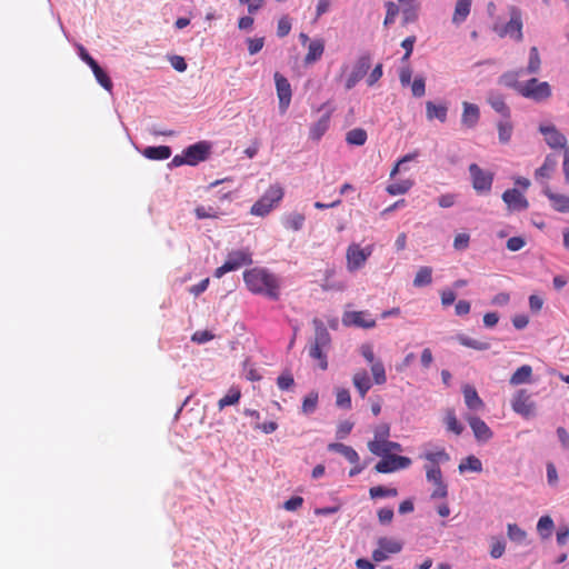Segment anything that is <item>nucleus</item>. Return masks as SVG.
<instances>
[{"label":"nucleus","instance_id":"29","mask_svg":"<svg viewBox=\"0 0 569 569\" xmlns=\"http://www.w3.org/2000/svg\"><path fill=\"white\" fill-rule=\"evenodd\" d=\"M532 376V368L529 365L519 367L510 377L511 386H519L522 383L530 382Z\"/></svg>","mask_w":569,"mask_h":569},{"label":"nucleus","instance_id":"41","mask_svg":"<svg viewBox=\"0 0 569 569\" xmlns=\"http://www.w3.org/2000/svg\"><path fill=\"white\" fill-rule=\"evenodd\" d=\"M305 223V216L299 212H292L286 216L283 224L287 229L299 231Z\"/></svg>","mask_w":569,"mask_h":569},{"label":"nucleus","instance_id":"57","mask_svg":"<svg viewBox=\"0 0 569 569\" xmlns=\"http://www.w3.org/2000/svg\"><path fill=\"white\" fill-rule=\"evenodd\" d=\"M360 353L369 365H372L378 360L375 356L373 347L370 343L361 345Z\"/></svg>","mask_w":569,"mask_h":569},{"label":"nucleus","instance_id":"52","mask_svg":"<svg viewBox=\"0 0 569 569\" xmlns=\"http://www.w3.org/2000/svg\"><path fill=\"white\" fill-rule=\"evenodd\" d=\"M411 92L416 98H420L426 93V81L422 77H417L411 83Z\"/></svg>","mask_w":569,"mask_h":569},{"label":"nucleus","instance_id":"24","mask_svg":"<svg viewBox=\"0 0 569 569\" xmlns=\"http://www.w3.org/2000/svg\"><path fill=\"white\" fill-rule=\"evenodd\" d=\"M328 450L342 455L350 463H358L360 461L358 452L352 447L341 442L329 443Z\"/></svg>","mask_w":569,"mask_h":569},{"label":"nucleus","instance_id":"12","mask_svg":"<svg viewBox=\"0 0 569 569\" xmlns=\"http://www.w3.org/2000/svg\"><path fill=\"white\" fill-rule=\"evenodd\" d=\"M274 82H276V89H277V96L279 99V107L281 111H286L290 104L291 101V86L286 77H283L281 73L276 72L274 73Z\"/></svg>","mask_w":569,"mask_h":569},{"label":"nucleus","instance_id":"55","mask_svg":"<svg viewBox=\"0 0 569 569\" xmlns=\"http://www.w3.org/2000/svg\"><path fill=\"white\" fill-rule=\"evenodd\" d=\"M290 30H291V21H290L289 17H287V16L281 17L278 21L277 34L280 38H283L287 34H289Z\"/></svg>","mask_w":569,"mask_h":569},{"label":"nucleus","instance_id":"44","mask_svg":"<svg viewBox=\"0 0 569 569\" xmlns=\"http://www.w3.org/2000/svg\"><path fill=\"white\" fill-rule=\"evenodd\" d=\"M458 341L468 348H472L476 350H488L490 348V343L486 341L476 340L472 338H469L467 336L460 335L458 336Z\"/></svg>","mask_w":569,"mask_h":569},{"label":"nucleus","instance_id":"43","mask_svg":"<svg viewBox=\"0 0 569 569\" xmlns=\"http://www.w3.org/2000/svg\"><path fill=\"white\" fill-rule=\"evenodd\" d=\"M96 80L99 82L101 87H103L107 91L112 90V81L107 74V72L99 66H94L92 69Z\"/></svg>","mask_w":569,"mask_h":569},{"label":"nucleus","instance_id":"6","mask_svg":"<svg viewBox=\"0 0 569 569\" xmlns=\"http://www.w3.org/2000/svg\"><path fill=\"white\" fill-rule=\"evenodd\" d=\"M468 170L475 191L477 193H489L493 183V172L481 169L477 163H471Z\"/></svg>","mask_w":569,"mask_h":569},{"label":"nucleus","instance_id":"38","mask_svg":"<svg viewBox=\"0 0 569 569\" xmlns=\"http://www.w3.org/2000/svg\"><path fill=\"white\" fill-rule=\"evenodd\" d=\"M555 528L553 520L549 516H542L537 523V531L542 539H548L551 537L552 530Z\"/></svg>","mask_w":569,"mask_h":569},{"label":"nucleus","instance_id":"46","mask_svg":"<svg viewBox=\"0 0 569 569\" xmlns=\"http://www.w3.org/2000/svg\"><path fill=\"white\" fill-rule=\"evenodd\" d=\"M369 495L372 499L383 498V497H396L398 491L396 488H386L382 486L371 487L369 489Z\"/></svg>","mask_w":569,"mask_h":569},{"label":"nucleus","instance_id":"39","mask_svg":"<svg viewBox=\"0 0 569 569\" xmlns=\"http://www.w3.org/2000/svg\"><path fill=\"white\" fill-rule=\"evenodd\" d=\"M241 398V391L239 388L229 389L228 393L218 401L219 410L224 409L228 406H233L239 402Z\"/></svg>","mask_w":569,"mask_h":569},{"label":"nucleus","instance_id":"60","mask_svg":"<svg viewBox=\"0 0 569 569\" xmlns=\"http://www.w3.org/2000/svg\"><path fill=\"white\" fill-rule=\"evenodd\" d=\"M506 246L510 251H519L526 246V240L522 237H511L507 240Z\"/></svg>","mask_w":569,"mask_h":569},{"label":"nucleus","instance_id":"15","mask_svg":"<svg viewBox=\"0 0 569 569\" xmlns=\"http://www.w3.org/2000/svg\"><path fill=\"white\" fill-rule=\"evenodd\" d=\"M466 420L468 421L478 441L487 442L492 438L493 433L491 429L482 419L476 416H467Z\"/></svg>","mask_w":569,"mask_h":569},{"label":"nucleus","instance_id":"21","mask_svg":"<svg viewBox=\"0 0 569 569\" xmlns=\"http://www.w3.org/2000/svg\"><path fill=\"white\" fill-rule=\"evenodd\" d=\"M352 383L361 398H365L372 387L371 379L365 369H360L353 375Z\"/></svg>","mask_w":569,"mask_h":569},{"label":"nucleus","instance_id":"31","mask_svg":"<svg viewBox=\"0 0 569 569\" xmlns=\"http://www.w3.org/2000/svg\"><path fill=\"white\" fill-rule=\"evenodd\" d=\"M471 0H458L456 3L452 21L455 23L463 22L470 13Z\"/></svg>","mask_w":569,"mask_h":569},{"label":"nucleus","instance_id":"28","mask_svg":"<svg viewBox=\"0 0 569 569\" xmlns=\"http://www.w3.org/2000/svg\"><path fill=\"white\" fill-rule=\"evenodd\" d=\"M448 108L445 104H435L432 101L426 103V114L428 120L438 119L440 122L447 120Z\"/></svg>","mask_w":569,"mask_h":569},{"label":"nucleus","instance_id":"36","mask_svg":"<svg viewBox=\"0 0 569 569\" xmlns=\"http://www.w3.org/2000/svg\"><path fill=\"white\" fill-rule=\"evenodd\" d=\"M445 423L447 430L453 432L457 436L461 435L463 431V427L458 421L453 409H448L446 411Z\"/></svg>","mask_w":569,"mask_h":569},{"label":"nucleus","instance_id":"3","mask_svg":"<svg viewBox=\"0 0 569 569\" xmlns=\"http://www.w3.org/2000/svg\"><path fill=\"white\" fill-rule=\"evenodd\" d=\"M508 12L510 16L509 21L505 24L496 23L492 29L500 38L511 37L520 42L523 39L522 12L516 6H509Z\"/></svg>","mask_w":569,"mask_h":569},{"label":"nucleus","instance_id":"13","mask_svg":"<svg viewBox=\"0 0 569 569\" xmlns=\"http://www.w3.org/2000/svg\"><path fill=\"white\" fill-rule=\"evenodd\" d=\"M371 66V59L369 54L361 56L355 67L350 76L346 81V88L348 90L352 89L368 72Z\"/></svg>","mask_w":569,"mask_h":569},{"label":"nucleus","instance_id":"18","mask_svg":"<svg viewBox=\"0 0 569 569\" xmlns=\"http://www.w3.org/2000/svg\"><path fill=\"white\" fill-rule=\"evenodd\" d=\"M343 323L361 328H373L376 326L375 319L370 318L369 313L366 311L347 312L343 317Z\"/></svg>","mask_w":569,"mask_h":569},{"label":"nucleus","instance_id":"48","mask_svg":"<svg viewBox=\"0 0 569 569\" xmlns=\"http://www.w3.org/2000/svg\"><path fill=\"white\" fill-rule=\"evenodd\" d=\"M309 355L311 358L317 359L319 361V367L322 370H326L328 368V361L326 355L322 352L321 347L319 343H313L310 347Z\"/></svg>","mask_w":569,"mask_h":569},{"label":"nucleus","instance_id":"35","mask_svg":"<svg viewBox=\"0 0 569 569\" xmlns=\"http://www.w3.org/2000/svg\"><path fill=\"white\" fill-rule=\"evenodd\" d=\"M432 282V269L430 267H421L416 273L413 286L417 288L429 286Z\"/></svg>","mask_w":569,"mask_h":569},{"label":"nucleus","instance_id":"9","mask_svg":"<svg viewBox=\"0 0 569 569\" xmlns=\"http://www.w3.org/2000/svg\"><path fill=\"white\" fill-rule=\"evenodd\" d=\"M411 465V459L405 456L389 455L385 456L377 465L375 470L379 473H390L400 469H407Z\"/></svg>","mask_w":569,"mask_h":569},{"label":"nucleus","instance_id":"25","mask_svg":"<svg viewBox=\"0 0 569 569\" xmlns=\"http://www.w3.org/2000/svg\"><path fill=\"white\" fill-rule=\"evenodd\" d=\"M330 126V114H323L316 123L310 127L309 138L313 141H319L327 132Z\"/></svg>","mask_w":569,"mask_h":569},{"label":"nucleus","instance_id":"17","mask_svg":"<svg viewBox=\"0 0 569 569\" xmlns=\"http://www.w3.org/2000/svg\"><path fill=\"white\" fill-rule=\"evenodd\" d=\"M539 131L545 136V140L550 148H567L566 137L555 126H540Z\"/></svg>","mask_w":569,"mask_h":569},{"label":"nucleus","instance_id":"33","mask_svg":"<svg viewBox=\"0 0 569 569\" xmlns=\"http://www.w3.org/2000/svg\"><path fill=\"white\" fill-rule=\"evenodd\" d=\"M499 141L503 144L508 143L512 137L513 126L510 119L501 120L497 124Z\"/></svg>","mask_w":569,"mask_h":569},{"label":"nucleus","instance_id":"32","mask_svg":"<svg viewBox=\"0 0 569 569\" xmlns=\"http://www.w3.org/2000/svg\"><path fill=\"white\" fill-rule=\"evenodd\" d=\"M413 186L410 179L400 180L387 186L386 190L390 196H399L407 193Z\"/></svg>","mask_w":569,"mask_h":569},{"label":"nucleus","instance_id":"10","mask_svg":"<svg viewBox=\"0 0 569 569\" xmlns=\"http://www.w3.org/2000/svg\"><path fill=\"white\" fill-rule=\"evenodd\" d=\"M183 151L188 160V166H197L210 157L211 143L208 141H199L189 146Z\"/></svg>","mask_w":569,"mask_h":569},{"label":"nucleus","instance_id":"50","mask_svg":"<svg viewBox=\"0 0 569 569\" xmlns=\"http://www.w3.org/2000/svg\"><path fill=\"white\" fill-rule=\"evenodd\" d=\"M466 469L480 472L482 470V463L477 457L469 456L465 462H461L459 465V470L461 472L465 471Z\"/></svg>","mask_w":569,"mask_h":569},{"label":"nucleus","instance_id":"11","mask_svg":"<svg viewBox=\"0 0 569 569\" xmlns=\"http://www.w3.org/2000/svg\"><path fill=\"white\" fill-rule=\"evenodd\" d=\"M426 478L435 486L431 492L432 499H445L448 496V487L442 479L440 467H426Z\"/></svg>","mask_w":569,"mask_h":569},{"label":"nucleus","instance_id":"62","mask_svg":"<svg viewBox=\"0 0 569 569\" xmlns=\"http://www.w3.org/2000/svg\"><path fill=\"white\" fill-rule=\"evenodd\" d=\"M295 383L293 377L290 373H283L278 377L277 385L281 390L290 389Z\"/></svg>","mask_w":569,"mask_h":569},{"label":"nucleus","instance_id":"23","mask_svg":"<svg viewBox=\"0 0 569 569\" xmlns=\"http://www.w3.org/2000/svg\"><path fill=\"white\" fill-rule=\"evenodd\" d=\"M325 51V41L322 39H313L308 44V52L305 57V63L310 64L318 61Z\"/></svg>","mask_w":569,"mask_h":569},{"label":"nucleus","instance_id":"5","mask_svg":"<svg viewBox=\"0 0 569 569\" xmlns=\"http://www.w3.org/2000/svg\"><path fill=\"white\" fill-rule=\"evenodd\" d=\"M251 263L252 254L248 249L233 250L228 253L224 263L216 269L214 277L221 278L227 272L238 270L239 268Z\"/></svg>","mask_w":569,"mask_h":569},{"label":"nucleus","instance_id":"37","mask_svg":"<svg viewBox=\"0 0 569 569\" xmlns=\"http://www.w3.org/2000/svg\"><path fill=\"white\" fill-rule=\"evenodd\" d=\"M367 138V131L362 128H355L346 134V141L352 146H363Z\"/></svg>","mask_w":569,"mask_h":569},{"label":"nucleus","instance_id":"30","mask_svg":"<svg viewBox=\"0 0 569 569\" xmlns=\"http://www.w3.org/2000/svg\"><path fill=\"white\" fill-rule=\"evenodd\" d=\"M142 153L151 160H166L171 156V149L168 146L148 147Z\"/></svg>","mask_w":569,"mask_h":569},{"label":"nucleus","instance_id":"20","mask_svg":"<svg viewBox=\"0 0 569 569\" xmlns=\"http://www.w3.org/2000/svg\"><path fill=\"white\" fill-rule=\"evenodd\" d=\"M462 395L465 399V403L471 411H481L485 409V402L479 397L476 388L471 385H465L462 387Z\"/></svg>","mask_w":569,"mask_h":569},{"label":"nucleus","instance_id":"7","mask_svg":"<svg viewBox=\"0 0 569 569\" xmlns=\"http://www.w3.org/2000/svg\"><path fill=\"white\" fill-rule=\"evenodd\" d=\"M373 252V246L368 244L365 248H361L358 243H351L347 248L346 259H347V268L349 271H356L362 268L368 258Z\"/></svg>","mask_w":569,"mask_h":569},{"label":"nucleus","instance_id":"53","mask_svg":"<svg viewBox=\"0 0 569 569\" xmlns=\"http://www.w3.org/2000/svg\"><path fill=\"white\" fill-rule=\"evenodd\" d=\"M353 422L349 420L340 421L337 426L336 437L338 439H345L352 430Z\"/></svg>","mask_w":569,"mask_h":569},{"label":"nucleus","instance_id":"16","mask_svg":"<svg viewBox=\"0 0 569 569\" xmlns=\"http://www.w3.org/2000/svg\"><path fill=\"white\" fill-rule=\"evenodd\" d=\"M502 200L506 202L508 208L513 211L526 210L529 207L528 200L517 189H508L502 193Z\"/></svg>","mask_w":569,"mask_h":569},{"label":"nucleus","instance_id":"56","mask_svg":"<svg viewBox=\"0 0 569 569\" xmlns=\"http://www.w3.org/2000/svg\"><path fill=\"white\" fill-rule=\"evenodd\" d=\"M470 236L466 232L458 233L453 239V248L456 250H465L468 248Z\"/></svg>","mask_w":569,"mask_h":569},{"label":"nucleus","instance_id":"59","mask_svg":"<svg viewBox=\"0 0 569 569\" xmlns=\"http://www.w3.org/2000/svg\"><path fill=\"white\" fill-rule=\"evenodd\" d=\"M213 338H214V336L210 331L199 330L192 335L191 340L197 343H204V342L212 340Z\"/></svg>","mask_w":569,"mask_h":569},{"label":"nucleus","instance_id":"58","mask_svg":"<svg viewBox=\"0 0 569 569\" xmlns=\"http://www.w3.org/2000/svg\"><path fill=\"white\" fill-rule=\"evenodd\" d=\"M194 214L198 219H208V218H217L218 213L212 208H206L203 206H199L194 209Z\"/></svg>","mask_w":569,"mask_h":569},{"label":"nucleus","instance_id":"45","mask_svg":"<svg viewBox=\"0 0 569 569\" xmlns=\"http://www.w3.org/2000/svg\"><path fill=\"white\" fill-rule=\"evenodd\" d=\"M336 405L342 409H351V396L348 389L338 388L336 390Z\"/></svg>","mask_w":569,"mask_h":569},{"label":"nucleus","instance_id":"22","mask_svg":"<svg viewBox=\"0 0 569 569\" xmlns=\"http://www.w3.org/2000/svg\"><path fill=\"white\" fill-rule=\"evenodd\" d=\"M545 194L551 202L552 208L558 212H569V197L562 193L551 191L549 188L545 189Z\"/></svg>","mask_w":569,"mask_h":569},{"label":"nucleus","instance_id":"8","mask_svg":"<svg viewBox=\"0 0 569 569\" xmlns=\"http://www.w3.org/2000/svg\"><path fill=\"white\" fill-rule=\"evenodd\" d=\"M511 408L516 413L529 418L535 415L536 403L526 389H520L511 400Z\"/></svg>","mask_w":569,"mask_h":569},{"label":"nucleus","instance_id":"2","mask_svg":"<svg viewBox=\"0 0 569 569\" xmlns=\"http://www.w3.org/2000/svg\"><path fill=\"white\" fill-rule=\"evenodd\" d=\"M243 281L253 295L266 296L271 300H278L280 297L279 279L264 268L256 267L246 270Z\"/></svg>","mask_w":569,"mask_h":569},{"label":"nucleus","instance_id":"1","mask_svg":"<svg viewBox=\"0 0 569 569\" xmlns=\"http://www.w3.org/2000/svg\"><path fill=\"white\" fill-rule=\"evenodd\" d=\"M541 69V58L537 47L529 50V59L526 69L509 70L499 77V83L517 91L521 97L533 100L536 102L547 101L552 96V89L549 82L539 81L531 78L526 82H520L519 78L526 72L537 74Z\"/></svg>","mask_w":569,"mask_h":569},{"label":"nucleus","instance_id":"64","mask_svg":"<svg viewBox=\"0 0 569 569\" xmlns=\"http://www.w3.org/2000/svg\"><path fill=\"white\" fill-rule=\"evenodd\" d=\"M456 201H457V194H455V193H445L438 198V204L441 208H450L456 203Z\"/></svg>","mask_w":569,"mask_h":569},{"label":"nucleus","instance_id":"63","mask_svg":"<svg viewBox=\"0 0 569 569\" xmlns=\"http://www.w3.org/2000/svg\"><path fill=\"white\" fill-rule=\"evenodd\" d=\"M253 429L260 430L266 435L272 433L278 429V423L276 421H268L260 423L259 421L254 423Z\"/></svg>","mask_w":569,"mask_h":569},{"label":"nucleus","instance_id":"61","mask_svg":"<svg viewBox=\"0 0 569 569\" xmlns=\"http://www.w3.org/2000/svg\"><path fill=\"white\" fill-rule=\"evenodd\" d=\"M303 505V498L300 496H295L284 501L283 508L287 511H296Z\"/></svg>","mask_w":569,"mask_h":569},{"label":"nucleus","instance_id":"47","mask_svg":"<svg viewBox=\"0 0 569 569\" xmlns=\"http://www.w3.org/2000/svg\"><path fill=\"white\" fill-rule=\"evenodd\" d=\"M507 533L510 540L516 542H523L527 538V533L516 523H509L507 527Z\"/></svg>","mask_w":569,"mask_h":569},{"label":"nucleus","instance_id":"54","mask_svg":"<svg viewBox=\"0 0 569 569\" xmlns=\"http://www.w3.org/2000/svg\"><path fill=\"white\" fill-rule=\"evenodd\" d=\"M506 550V543L501 539H492L490 556L493 559L502 557Z\"/></svg>","mask_w":569,"mask_h":569},{"label":"nucleus","instance_id":"34","mask_svg":"<svg viewBox=\"0 0 569 569\" xmlns=\"http://www.w3.org/2000/svg\"><path fill=\"white\" fill-rule=\"evenodd\" d=\"M556 167L557 159L551 154L547 156L542 166L535 172L536 179L549 178L550 173L556 169Z\"/></svg>","mask_w":569,"mask_h":569},{"label":"nucleus","instance_id":"40","mask_svg":"<svg viewBox=\"0 0 569 569\" xmlns=\"http://www.w3.org/2000/svg\"><path fill=\"white\" fill-rule=\"evenodd\" d=\"M372 379L376 385H385L387 382L386 369L382 361L379 359L370 365Z\"/></svg>","mask_w":569,"mask_h":569},{"label":"nucleus","instance_id":"26","mask_svg":"<svg viewBox=\"0 0 569 569\" xmlns=\"http://www.w3.org/2000/svg\"><path fill=\"white\" fill-rule=\"evenodd\" d=\"M421 458L426 459L429 463L426 467H439L440 463L450 460V456L445 448H437L432 451L425 452Z\"/></svg>","mask_w":569,"mask_h":569},{"label":"nucleus","instance_id":"19","mask_svg":"<svg viewBox=\"0 0 569 569\" xmlns=\"http://www.w3.org/2000/svg\"><path fill=\"white\" fill-rule=\"evenodd\" d=\"M461 124L468 129L475 128L480 119L479 107L475 103L462 102Z\"/></svg>","mask_w":569,"mask_h":569},{"label":"nucleus","instance_id":"42","mask_svg":"<svg viewBox=\"0 0 569 569\" xmlns=\"http://www.w3.org/2000/svg\"><path fill=\"white\" fill-rule=\"evenodd\" d=\"M378 546L388 555L398 553L402 549V543L400 541L386 537L378 540Z\"/></svg>","mask_w":569,"mask_h":569},{"label":"nucleus","instance_id":"4","mask_svg":"<svg viewBox=\"0 0 569 569\" xmlns=\"http://www.w3.org/2000/svg\"><path fill=\"white\" fill-rule=\"evenodd\" d=\"M283 197V189L279 184H273L268 188L264 194L257 200L251 207V214L264 217L274 206H277Z\"/></svg>","mask_w":569,"mask_h":569},{"label":"nucleus","instance_id":"49","mask_svg":"<svg viewBox=\"0 0 569 569\" xmlns=\"http://www.w3.org/2000/svg\"><path fill=\"white\" fill-rule=\"evenodd\" d=\"M318 405V393L317 392H310L308 396L305 397L302 401V412L306 415L312 413Z\"/></svg>","mask_w":569,"mask_h":569},{"label":"nucleus","instance_id":"51","mask_svg":"<svg viewBox=\"0 0 569 569\" xmlns=\"http://www.w3.org/2000/svg\"><path fill=\"white\" fill-rule=\"evenodd\" d=\"M386 9H387V12H386V18H385L383 24L386 27H388L389 24H392L395 22L396 17L399 13V8L395 2L389 1L386 3Z\"/></svg>","mask_w":569,"mask_h":569},{"label":"nucleus","instance_id":"14","mask_svg":"<svg viewBox=\"0 0 569 569\" xmlns=\"http://www.w3.org/2000/svg\"><path fill=\"white\" fill-rule=\"evenodd\" d=\"M368 449L375 456L385 457L391 455L392 451H401L402 447L399 442L377 439L368 442Z\"/></svg>","mask_w":569,"mask_h":569},{"label":"nucleus","instance_id":"27","mask_svg":"<svg viewBox=\"0 0 569 569\" xmlns=\"http://www.w3.org/2000/svg\"><path fill=\"white\" fill-rule=\"evenodd\" d=\"M488 103L491 106V108L500 113L503 118L506 119H510V108L507 106V103L505 102V99L501 94L499 93H491L489 97H488Z\"/></svg>","mask_w":569,"mask_h":569}]
</instances>
